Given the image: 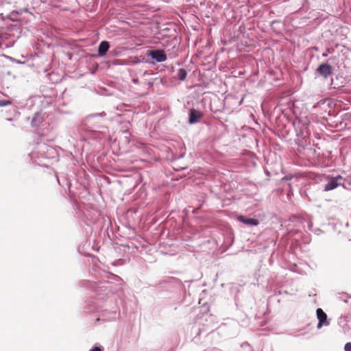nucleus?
<instances>
[{"label":"nucleus","instance_id":"f257e3e1","mask_svg":"<svg viewBox=\"0 0 351 351\" xmlns=\"http://www.w3.org/2000/svg\"><path fill=\"white\" fill-rule=\"evenodd\" d=\"M343 179L341 176L336 177H331L328 179V183L324 186V191H328L336 189L337 186L341 185V181Z\"/></svg>","mask_w":351,"mask_h":351},{"label":"nucleus","instance_id":"f03ea898","mask_svg":"<svg viewBox=\"0 0 351 351\" xmlns=\"http://www.w3.org/2000/svg\"><path fill=\"white\" fill-rule=\"evenodd\" d=\"M316 315L318 319V324L317 328H321L323 326H328L330 322L327 319V315L322 308H317Z\"/></svg>","mask_w":351,"mask_h":351},{"label":"nucleus","instance_id":"7ed1b4c3","mask_svg":"<svg viewBox=\"0 0 351 351\" xmlns=\"http://www.w3.org/2000/svg\"><path fill=\"white\" fill-rule=\"evenodd\" d=\"M148 56L158 62H162L167 60V56L163 50L156 49L150 51Z\"/></svg>","mask_w":351,"mask_h":351},{"label":"nucleus","instance_id":"20e7f679","mask_svg":"<svg viewBox=\"0 0 351 351\" xmlns=\"http://www.w3.org/2000/svg\"><path fill=\"white\" fill-rule=\"evenodd\" d=\"M332 66L328 63L321 64L317 69V72L326 79L332 74Z\"/></svg>","mask_w":351,"mask_h":351},{"label":"nucleus","instance_id":"39448f33","mask_svg":"<svg viewBox=\"0 0 351 351\" xmlns=\"http://www.w3.org/2000/svg\"><path fill=\"white\" fill-rule=\"evenodd\" d=\"M38 147L41 157L51 158L53 156V154L56 152L53 147H49L45 144L38 145Z\"/></svg>","mask_w":351,"mask_h":351},{"label":"nucleus","instance_id":"423d86ee","mask_svg":"<svg viewBox=\"0 0 351 351\" xmlns=\"http://www.w3.org/2000/svg\"><path fill=\"white\" fill-rule=\"evenodd\" d=\"M295 143L298 145L296 148L297 152L300 154L305 155L306 147L307 145L306 140L305 138L298 135V137L295 139Z\"/></svg>","mask_w":351,"mask_h":351},{"label":"nucleus","instance_id":"0eeeda50","mask_svg":"<svg viewBox=\"0 0 351 351\" xmlns=\"http://www.w3.org/2000/svg\"><path fill=\"white\" fill-rule=\"evenodd\" d=\"M201 117L202 113L199 111L194 108H191L190 110L189 119V122L190 124H194L197 123Z\"/></svg>","mask_w":351,"mask_h":351},{"label":"nucleus","instance_id":"6e6552de","mask_svg":"<svg viewBox=\"0 0 351 351\" xmlns=\"http://www.w3.org/2000/svg\"><path fill=\"white\" fill-rule=\"evenodd\" d=\"M43 121V114L41 112H36L32 119V126L36 128H38L42 125Z\"/></svg>","mask_w":351,"mask_h":351},{"label":"nucleus","instance_id":"1a4fd4ad","mask_svg":"<svg viewBox=\"0 0 351 351\" xmlns=\"http://www.w3.org/2000/svg\"><path fill=\"white\" fill-rule=\"evenodd\" d=\"M237 219L239 221L247 226H257L259 223L258 219L254 218H246L242 215L239 216Z\"/></svg>","mask_w":351,"mask_h":351},{"label":"nucleus","instance_id":"9d476101","mask_svg":"<svg viewBox=\"0 0 351 351\" xmlns=\"http://www.w3.org/2000/svg\"><path fill=\"white\" fill-rule=\"evenodd\" d=\"M109 47L110 45L108 41H101L98 47V56L100 57L104 56L109 49Z\"/></svg>","mask_w":351,"mask_h":351},{"label":"nucleus","instance_id":"9b49d317","mask_svg":"<svg viewBox=\"0 0 351 351\" xmlns=\"http://www.w3.org/2000/svg\"><path fill=\"white\" fill-rule=\"evenodd\" d=\"M187 75V72L185 69H180L178 71V78L180 80H184L186 77Z\"/></svg>","mask_w":351,"mask_h":351},{"label":"nucleus","instance_id":"f8f14e48","mask_svg":"<svg viewBox=\"0 0 351 351\" xmlns=\"http://www.w3.org/2000/svg\"><path fill=\"white\" fill-rule=\"evenodd\" d=\"M116 318V313L115 312H113L110 314V316L107 317V318H103V319L104 320H106V321H111V320H113Z\"/></svg>","mask_w":351,"mask_h":351},{"label":"nucleus","instance_id":"ddd939ff","mask_svg":"<svg viewBox=\"0 0 351 351\" xmlns=\"http://www.w3.org/2000/svg\"><path fill=\"white\" fill-rule=\"evenodd\" d=\"M10 104V101L8 100H0V106H5Z\"/></svg>","mask_w":351,"mask_h":351},{"label":"nucleus","instance_id":"4468645a","mask_svg":"<svg viewBox=\"0 0 351 351\" xmlns=\"http://www.w3.org/2000/svg\"><path fill=\"white\" fill-rule=\"evenodd\" d=\"M345 351H351V342L346 343L344 346Z\"/></svg>","mask_w":351,"mask_h":351},{"label":"nucleus","instance_id":"2eb2a0df","mask_svg":"<svg viewBox=\"0 0 351 351\" xmlns=\"http://www.w3.org/2000/svg\"><path fill=\"white\" fill-rule=\"evenodd\" d=\"M90 351H102V350L100 348L95 346L93 349H91Z\"/></svg>","mask_w":351,"mask_h":351},{"label":"nucleus","instance_id":"dca6fc26","mask_svg":"<svg viewBox=\"0 0 351 351\" xmlns=\"http://www.w3.org/2000/svg\"><path fill=\"white\" fill-rule=\"evenodd\" d=\"M311 176H312V173L308 171V180L311 178Z\"/></svg>","mask_w":351,"mask_h":351},{"label":"nucleus","instance_id":"f3484780","mask_svg":"<svg viewBox=\"0 0 351 351\" xmlns=\"http://www.w3.org/2000/svg\"><path fill=\"white\" fill-rule=\"evenodd\" d=\"M30 156H31L32 159H33L34 158V153H32L30 154Z\"/></svg>","mask_w":351,"mask_h":351},{"label":"nucleus","instance_id":"a211bd4d","mask_svg":"<svg viewBox=\"0 0 351 351\" xmlns=\"http://www.w3.org/2000/svg\"><path fill=\"white\" fill-rule=\"evenodd\" d=\"M327 56H328V53H324L322 54V56H323V57H326Z\"/></svg>","mask_w":351,"mask_h":351},{"label":"nucleus","instance_id":"6ab92c4d","mask_svg":"<svg viewBox=\"0 0 351 351\" xmlns=\"http://www.w3.org/2000/svg\"><path fill=\"white\" fill-rule=\"evenodd\" d=\"M303 192H304V193H305V189H301V190H300V193H302Z\"/></svg>","mask_w":351,"mask_h":351},{"label":"nucleus","instance_id":"aec40b11","mask_svg":"<svg viewBox=\"0 0 351 351\" xmlns=\"http://www.w3.org/2000/svg\"><path fill=\"white\" fill-rule=\"evenodd\" d=\"M308 230H310V224L309 223L308 225Z\"/></svg>","mask_w":351,"mask_h":351}]
</instances>
